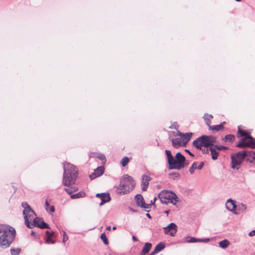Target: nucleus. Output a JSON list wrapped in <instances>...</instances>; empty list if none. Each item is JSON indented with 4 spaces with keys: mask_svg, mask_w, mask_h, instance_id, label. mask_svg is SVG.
Returning <instances> with one entry per match:
<instances>
[{
    "mask_svg": "<svg viewBox=\"0 0 255 255\" xmlns=\"http://www.w3.org/2000/svg\"><path fill=\"white\" fill-rule=\"evenodd\" d=\"M135 199L136 200V205L138 206H140L144 209L148 208L149 205L145 203L144 198L141 195L137 194L135 196Z\"/></svg>",
    "mask_w": 255,
    "mask_h": 255,
    "instance_id": "obj_13",
    "label": "nucleus"
},
{
    "mask_svg": "<svg viewBox=\"0 0 255 255\" xmlns=\"http://www.w3.org/2000/svg\"><path fill=\"white\" fill-rule=\"evenodd\" d=\"M116 229V227H113V230H115Z\"/></svg>",
    "mask_w": 255,
    "mask_h": 255,
    "instance_id": "obj_57",
    "label": "nucleus"
},
{
    "mask_svg": "<svg viewBox=\"0 0 255 255\" xmlns=\"http://www.w3.org/2000/svg\"><path fill=\"white\" fill-rule=\"evenodd\" d=\"M234 139H235L234 135H232V134H228L225 136L224 140L225 141H229L230 142H232L234 140Z\"/></svg>",
    "mask_w": 255,
    "mask_h": 255,
    "instance_id": "obj_31",
    "label": "nucleus"
},
{
    "mask_svg": "<svg viewBox=\"0 0 255 255\" xmlns=\"http://www.w3.org/2000/svg\"><path fill=\"white\" fill-rule=\"evenodd\" d=\"M255 235V230H253L250 232L249 234V236L250 237H252Z\"/></svg>",
    "mask_w": 255,
    "mask_h": 255,
    "instance_id": "obj_45",
    "label": "nucleus"
},
{
    "mask_svg": "<svg viewBox=\"0 0 255 255\" xmlns=\"http://www.w3.org/2000/svg\"><path fill=\"white\" fill-rule=\"evenodd\" d=\"M186 159L184 155L180 152L176 153L175 158H174L173 161L170 169L180 170L184 168L187 164L185 163Z\"/></svg>",
    "mask_w": 255,
    "mask_h": 255,
    "instance_id": "obj_9",
    "label": "nucleus"
},
{
    "mask_svg": "<svg viewBox=\"0 0 255 255\" xmlns=\"http://www.w3.org/2000/svg\"><path fill=\"white\" fill-rule=\"evenodd\" d=\"M170 178H172L173 180L179 179L180 174L176 172H172L169 174Z\"/></svg>",
    "mask_w": 255,
    "mask_h": 255,
    "instance_id": "obj_32",
    "label": "nucleus"
},
{
    "mask_svg": "<svg viewBox=\"0 0 255 255\" xmlns=\"http://www.w3.org/2000/svg\"><path fill=\"white\" fill-rule=\"evenodd\" d=\"M186 152H187V153H189V154L192 156H194V154L193 153H192L188 149H185V150Z\"/></svg>",
    "mask_w": 255,
    "mask_h": 255,
    "instance_id": "obj_47",
    "label": "nucleus"
},
{
    "mask_svg": "<svg viewBox=\"0 0 255 255\" xmlns=\"http://www.w3.org/2000/svg\"><path fill=\"white\" fill-rule=\"evenodd\" d=\"M245 160L250 163H255V152L253 151L246 150Z\"/></svg>",
    "mask_w": 255,
    "mask_h": 255,
    "instance_id": "obj_15",
    "label": "nucleus"
},
{
    "mask_svg": "<svg viewBox=\"0 0 255 255\" xmlns=\"http://www.w3.org/2000/svg\"><path fill=\"white\" fill-rule=\"evenodd\" d=\"M214 145H212V146L209 148V151L211 152L212 159L213 160H216L219 155V152L216 148H214Z\"/></svg>",
    "mask_w": 255,
    "mask_h": 255,
    "instance_id": "obj_19",
    "label": "nucleus"
},
{
    "mask_svg": "<svg viewBox=\"0 0 255 255\" xmlns=\"http://www.w3.org/2000/svg\"><path fill=\"white\" fill-rule=\"evenodd\" d=\"M46 211L50 213H53L55 211L54 207L53 206H49L48 207H45Z\"/></svg>",
    "mask_w": 255,
    "mask_h": 255,
    "instance_id": "obj_38",
    "label": "nucleus"
},
{
    "mask_svg": "<svg viewBox=\"0 0 255 255\" xmlns=\"http://www.w3.org/2000/svg\"><path fill=\"white\" fill-rule=\"evenodd\" d=\"M204 165V162L202 161L200 163L198 166L197 165V169L201 170L203 168V166Z\"/></svg>",
    "mask_w": 255,
    "mask_h": 255,
    "instance_id": "obj_43",
    "label": "nucleus"
},
{
    "mask_svg": "<svg viewBox=\"0 0 255 255\" xmlns=\"http://www.w3.org/2000/svg\"><path fill=\"white\" fill-rule=\"evenodd\" d=\"M85 195V193L83 192H79L76 194L71 195L70 197L71 199H77L80 197H82Z\"/></svg>",
    "mask_w": 255,
    "mask_h": 255,
    "instance_id": "obj_27",
    "label": "nucleus"
},
{
    "mask_svg": "<svg viewBox=\"0 0 255 255\" xmlns=\"http://www.w3.org/2000/svg\"><path fill=\"white\" fill-rule=\"evenodd\" d=\"M209 129L212 130L216 131H221L224 129V128H222V126L219 125L216 126H209Z\"/></svg>",
    "mask_w": 255,
    "mask_h": 255,
    "instance_id": "obj_25",
    "label": "nucleus"
},
{
    "mask_svg": "<svg viewBox=\"0 0 255 255\" xmlns=\"http://www.w3.org/2000/svg\"><path fill=\"white\" fill-rule=\"evenodd\" d=\"M164 248L165 245L162 243H160L156 246V247L154 248V250H155V252L158 253L162 251L163 249H164Z\"/></svg>",
    "mask_w": 255,
    "mask_h": 255,
    "instance_id": "obj_26",
    "label": "nucleus"
},
{
    "mask_svg": "<svg viewBox=\"0 0 255 255\" xmlns=\"http://www.w3.org/2000/svg\"><path fill=\"white\" fill-rule=\"evenodd\" d=\"M152 247V245L150 243H146L145 244L141 253L140 255H145L147 254Z\"/></svg>",
    "mask_w": 255,
    "mask_h": 255,
    "instance_id": "obj_21",
    "label": "nucleus"
},
{
    "mask_svg": "<svg viewBox=\"0 0 255 255\" xmlns=\"http://www.w3.org/2000/svg\"><path fill=\"white\" fill-rule=\"evenodd\" d=\"M171 141L173 146L175 148H178L186 144V142H184V139L181 137L172 139Z\"/></svg>",
    "mask_w": 255,
    "mask_h": 255,
    "instance_id": "obj_17",
    "label": "nucleus"
},
{
    "mask_svg": "<svg viewBox=\"0 0 255 255\" xmlns=\"http://www.w3.org/2000/svg\"><path fill=\"white\" fill-rule=\"evenodd\" d=\"M100 238L103 241L104 244L106 245H107L109 244V241L108 239L106 237V235L105 233H103L101 234L100 236Z\"/></svg>",
    "mask_w": 255,
    "mask_h": 255,
    "instance_id": "obj_28",
    "label": "nucleus"
},
{
    "mask_svg": "<svg viewBox=\"0 0 255 255\" xmlns=\"http://www.w3.org/2000/svg\"><path fill=\"white\" fill-rule=\"evenodd\" d=\"M45 205H46V207H48L49 206H50V205H49V203H48V201H47V200H46V202H45Z\"/></svg>",
    "mask_w": 255,
    "mask_h": 255,
    "instance_id": "obj_51",
    "label": "nucleus"
},
{
    "mask_svg": "<svg viewBox=\"0 0 255 255\" xmlns=\"http://www.w3.org/2000/svg\"><path fill=\"white\" fill-rule=\"evenodd\" d=\"M244 137L240 139V142L236 144L238 147H250L252 148L255 147V139L249 133L246 132Z\"/></svg>",
    "mask_w": 255,
    "mask_h": 255,
    "instance_id": "obj_8",
    "label": "nucleus"
},
{
    "mask_svg": "<svg viewBox=\"0 0 255 255\" xmlns=\"http://www.w3.org/2000/svg\"><path fill=\"white\" fill-rule=\"evenodd\" d=\"M146 216H147L149 218H151V216H150V215H149V214H146Z\"/></svg>",
    "mask_w": 255,
    "mask_h": 255,
    "instance_id": "obj_56",
    "label": "nucleus"
},
{
    "mask_svg": "<svg viewBox=\"0 0 255 255\" xmlns=\"http://www.w3.org/2000/svg\"><path fill=\"white\" fill-rule=\"evenodd\" d=\"M245 158L246 150L241 151L232 154L231 156L232 168L233 169L238 170Z\"/></svg>",
    "mask_w": 255,
    "mask_h": 255,
    "instance_id": "obj_6",
    "label": "nucleus"
},
{
    "mask_svg": "<svg viewBox=\"0 0 255 255\" xmlns=\"http://www.w3.org/2000/svg\"><path fill=\"white\" fill-rule=\"evenodd\" d=\"M237 1H241V0H235Z\"/></svg>",
    "mask_w": 255,
    "mask_h": 255,
    "instance_id": "obj_58",
    "label": "nucleus"
},
{
    "mask_svg": "<svg viewBox=\"0 0 255 255\" xmlns=\"http://www.w3.org/2000/svg\"><path fill=\"white\" fill-rule=\"evenodd\" d=\"M216 142V137L212 135H203L195 140L193 142V145L197 149L201 150L202 147L210 148L214 145Z\"/></svg>",
    "mask_w": 255,
    "mask_h": 255,
    "instance_id": "obj_4",
    "label": "nucleus"
},
{
    "mask_svg": "<svg viewBox=\"0 0 255 255\" xmlns=\"http://www.w3.org/2000/svg\"><path fill=\"white\" fill-rule=\"evenodd\" d=\"M197 162H194L192 164V166L189 168L190 173L192 174L194 173V169H197Z\"/></svg>",
    "mask_w": 255,
    "mask_h": 255,
    "instance_id": "obj_33",
    "label": "nucleus"
},
{
    "mask_svg": "<svg viewBox=\"0 0 255 255\" xmlns=\"http://www.w3.org/2000/svg\"><path fill=\"white\" fill-rule=\"evenodd\" d=\"M34 234V232L33 231L31 232V235H33Z\"/></svg>",
    "mask_w": 255,
    "mask_h": 255,
    "instance_id": "obj_59",
    "label": "nucleus"
},
{
    "mask_svg": "<svg viewBox=\"0 0 255 255\" xmlns=\"http://www.w3.org/2000/svg\"><path fill=\"white\" fill-rule=\"evenodd\" d=\"M32 220L33 222L30 223V229L32 228L33 227H37L40 229L49 228V225L38 217L33 218Z\"/></svg>",
    "mask_w": 255,
    "mask_h": 255,
    "instance_id": "obj_10",
    "label": "nucleus"
},
{
    "mask_svg": "<svg viewBox=\"0 0 255 255\" xmlns=\"http://www.w3.org/2000/svg\"><path fill=\"white\" fill-rule=\"evenodd\" d=\"M46 234L47 237H50V238H51L52 236H53V235L54 234V232L47 231H46Z\"/></svg>",
    "mask_w": 255,
    "mask_h": 255,
    "instance_id": "obj_42",
    "label": "nucleus"
},
{
    "mask_svg": "<svg viewBox=\"0 0 255 255\" xmlns=\"http://www.w3.org/2000/svg\"><path fill=\"white\" fill-rule=\"evenodd\" d=\"M22 207L24 208L23 214L24 215L25 224L27 227L30 228V222L29 220L31 221L33 219L35 216V213L27 203H22Z\"/></svg>",
    "mask_w": 255,
    "mask_h": 255,
    "instance_id": "obj_7",
    "label": "nucleus"
},
{
    "mask_svg": "<svg viewBox=\"0 0 255 255\" xmlns=\"http://www.w3.org/2000/svg\"><path fill=\"white\" fill-rule=\"evenodd\" d=\"M169 211H170L169 210H166V211H165V213L166 214L167 216H168V214L169 213Z\"/></svg>",
    "mask_w": 255,
    "mask_h": 255,
    "instance_id": "obj_53",
    "label": "nucleus"
},
{
    "mask_svg": "<svg viewBox=\"0 0 255 255\" xmlns=\"http://www.w3.org/2000/svg\"><path fill=\"white\" fill-rule=\"evenodd\" d=\"M158 197L161 202L166 204L171 203L173 205H176L178 202V198L177 195L172 191H162L159 193Z\"/></svg>",
    "mask_w": 255,
    "mask_h": 255,
    "instance_id": "obj_5",
    "label": "nucleus"
},
{
    "mask_svg": "<svg viewBox=\"0 0 255 255\" xmlns=\"http://www.w3.org/2000/svg\"><path fill=\"white\" fill-rule=\"evenodd\" d=\"M229 242L227 240H224L219 243V246L222 249H226L229 246Z\"/></svg>",
    "mask_w": 255,
    "mask_h": 255,
    "instance_id": "obj_24",
    "label": "nucleus"
},
{
    "mask_svg": "<svg viewBox=\"0 0 255 255\" xmlns=\"http://www.w3.org/2000/svg\"><path fill=\"white\" fill-rule=\"evenodd\" d=\"M10 252L11 255H18L21 252V249L19 248L11 249Z\"/></svg>",
    "mask_w": 255,
    "mask_h": 255,
    "instance_id": "obj_29",
    "label": "nucleus"
},
{
    "mask_svg": "<svg viewBox=\"0 0 255 255\" xmlns=\"http://www.w3.org/2000/svg\"><path fill=\"white\" fill-rule=\"evenodd\" d=\"M129 159L128 157L125 156L122 159L121 163L123 167H125L129 162Z\"/></svg>",
    "mask_w": 255,
    "mask_h": 255,
    "instance_id": "obj_30",
    "label": "nucleus"
},
{
    "mask_svg": "<svg viewBox=\"0 0 255 255\" xmlns=\"http://www.w3.org/2000/svg\"><path fill=\"white\" fill-rule=\"evenodd\" d=\"M78 190V188L75 187L72 188H65V190L68 194H71L73 192L76 191Z\"/></svg>",
    "mask_w": 255,
    "mask_h": 255,
    "instance_id": "obj_34",
    "label": "nucleus"
},
{
    "mask_svg": "<svg viewBox=\"0 0 255 255\" xmlns=\"http://www.w3.org/2000/svg\"><path fill=\"white\" fill-rule=\"evenodd\" d=\"M246 133V131L244 130H242L239 127L238 128V136L242 137Z\"/></svg>",
    "mask_w": 255,
    "mask_h": 255,
    "instance_id": "obj_37",
    "label": "nucleus"
},
{
    "mask_svg": "<svg viewBox=\"0 0 255 255\" xmlns=\"http://www.w3.org/2000/svg\"><path fill=\"white\" fill-rule=\"evenodd\" d=\"M45 242L48 244H54L55 242L52 240L50 237H47L45 239Z\"/></svg>",
    "mask_w": 255,
    "mask_h": 255,
    "instance_id": "obj_39",
    "label": "nucleus"
},
{
    "mask_svg": "<svg viewBox=\"0 0 255 255\" xmlns=\"http://www.w3.org/2000/svg\"><path fill=\"white\" fill-rule=\"evenodd\" d=\"M111 226H108V227H107V229L108 230H111Z\"/></svg>",
    "mask_w": 255,
    "mask_h": 255,
    "instance_id": "obj_55",
    "label": "nucleus"
},
{
    "mask_svg": "<svg viewBox=\"0 0 255 255\" xmlns=\"http://www.w3.org/2000/svg\"><path fill=\"white\" fill-rule=\"evenodd\" d=\"M210 239L208 238L202 239V242L204 243H207L209 241Z\"/></svg>",
    "mask_w": 255,
    "mask_h": 255,
    "instance_id": "obj_46",
    "label": "nucleus"
},
{
    "mask_svg": "<svg viewBox=\"0 0 255 255\" xmlns=\"http://www.w3.org/2000/svg\"><path fill=\"white\" fill-rule=\"evenodd\" d=\"M188 243H195L197 242V239L195 237L191 238L190 240L187 241Z\"/></svg>",
    "mask_w": 255,
    "mask_h": 255,
    "instance_id": "obj_41",
    "label": "nucleus"
},
{
    "mask_svg": "<svg viewBox=\"0 0 255 255\" xmlns=\"http://www.w3.org/2000/svg\"><path fill=\"white\" fill-rule=\"evenodd\" d=\"M179 135L181 136V138L184 139V142H186V144L187 142L190 139L192 133L191 132H188L186 133H182L180 132Z\"/></svg>",
    "mask_w": 255,
    "mask_h": 255,
    "instance_id": "obj_22",
    "label": "nucleus"
},
{
    "mask_svg": "<svg viewBox=\"0 0 255 255\" xmlns=\"http://www.w3.org/2000/svg\"><path fill=\"white\" fill-rule=\"evenodd\" d=\"M151 180V178L149 176L146 175H142L141 187L143 191H146L147 190L149 182Z\"/></svg>",
    "mask_w": 255,
    "mask_h": 255,
    "instance_id": "obj_16",
    "label": "nucleus"
},
{
    "mask_svg": "<svg viewBox=\"0 0 255 255\" xmlns=\"http://www.w3.org/2000/svg\"><path fill=\"white\" fill-rule=\"evenodd\" d=\"M104 171V168L103 166H100L97 168L94 171V172L90 175V178L91 179H93L97 177H99L102 175Z\"/></svg>",
    "mask_w": 255,
    "mask_h": 255,
    "instance_id": "obj_18",
    "label": "nucleus"
},
{
    "mask_svg": "<svg viewBox=\"0 0 255 255\" xmlns=\"http://www.w3.org/2000/svg\"><path fill=\"white\" fill-rule=\"evenodd\" d=\"M134 186L135 183L132 177L128 174H125L121 179L120 184L116 192L117 194L120 195L128 194L132 190Z\"/></svg>",
    "mask_w": 255,
    "mask_h": 255,
    "instance_id": "obj_3",
    "label": "nucleus"
},
{
    "mask_svg": "<svg viewBox=\"0 0 255 255\" xmlns=\"http://www.w3.org/2000/svg\"><path fill=\"white\" fill-rule=\"evenodd\" d=\"M15 230L6 225H0V248L6 249L10 247L15 237Z\"/></svg>",
    "mask_w": 255,
    "mask_h": 255,
    "instance_id": "obj_1",
    "label": "nucleus"
},
{
    "mask_svg": "<svg viewBox=\"0 0 255 255\" xmlns=\"http://www.w3.org/2000/svg\"><path fill=\"white\" fill-rule=\"evenodd\" d=\"M238 208H240L242 211H244L246 209V206L245 205L241 204L238 206Z\"/></svg>",
    "mask_w": 255,
    "mask_h": 255,
    "instance_id": "obj_44",
    "label": "nucleus"
},
{
    "mask_svg": "<svg viewBox=\"0 0 255 255\" xmlns=\"http://www.w3.org/2000/svg\"><path fill=\"white\" fill-rule=\"evenodd\" d=\"M96 197L100 199L101 202L99 203V205L100 206L104 205L106 202H109L111 200V197L110 193H97L96 195Z\"/></svg>",
    "mask_w": 255,
    "mask_h": 255,
    "instance_id": "obj_12",
    "label": "nucleus"
},
{
    "mask_svg": "<svg viewBox=\"0 0 255 255\" xmlns=\"http://www.w3.org/2000/svg\"><path fill=\"white\" fill-rule=\"evenodd\" d=\"M63 184L68 187L75 184L78 177V170L75 166L68 162L63 163Z\"/></svg>",
    "mask_w": 255,
    "mask_h": 255,
    "instance_id": "obj_2",
    "label": "nucleus"
},
{
    "mask_svg": "<svg viewBox=\"0 0 255 255\" xmlns=\"http://www.w3.org/2000/svg\"><path fill=\"white\" fill-rule=\"evenodd\" d=\"M165 153L167 156L168 163L169 164V169H170V167L172 165V162L174 159V157L172 155L171 152L169 150H165Z\"/></svg>",
    "mask_w": 255,
    "mask_h": 255,
    "instance_id": "obj_20",
    "label": "nucleus"
},
{
    "mask_svg": "<svg viewBox=\"0 0 255 255\" xmlns=\"http://www.w3.org/2000/svg\"><path fill=\"white\" fill-rule=\"evenodd\" d=\"M226 207L227 209L232 212L235 214H238L239 212L236 211V206L233 200L232 199H228L226 203Z\"/></svg>",
    "mask_w": 255,
    "mask_h": 255,
    "instance_id": "obj_14",
    "label": "nucleus"
},
{
    "mask_svg": "<svg viewBox=\"0 0 255 255\" xmlns=\"http://www.w3.org/2000/svg\"><path fill=\"white\" fill-rule=\"evenodd\" d=\"M132 239L133 241L134 242L137 241V239L134 236H132Z\"/></svg>",
    "mask_w": 255,
    "mask_h": 255,
    "instance_id": "obj_50",
    "label": "nucleus"
},
{
    "mask_svg": "<svg viewBox=\"0 0 255 255\" xmlns=\"http://www.w3.org/2000/svg\"><path fill=\"white\" fill-rule=\"evenodd\" d=\"M96 157L100 160L102 161L103 162L106 161V157L105 155L102 154H97Z\"/></svg>",
    "mask_w": 255,
    "mask_h": 255,
    "instance_id": "obj_36",
    "label": "nucleus"
},
{
    "mask_svg": "<svg viewBox=\"0 0 255 255\" xmlns=\"http://www.w3.org/2000/svg\"><path fill=\"white\" fill-rule=\"evenodd\" d=\"M205 121L206 122V125L209 127L211 124V119H212L213 117L211 115H209L208 114H205L204 116Z\"/></svg>",
    "mask_w": 255,
    "mask_h": 255,
    "instance_id": "obj_23",
    "label": "nucleus"
},
{
    "mask_svg": "<svg viewBox=\"0 0 255 255\" xmlns=\"http://www.w3.org/2000/svg\"><path fill=\"white\" fill-rule=\"evenodd\" d=\"M158 253L157 252H155V250L154 249L153 251L149 255H155Z\"/></svg>",
    "mask_w": 255,
    "mask_h": 255,
    "instance_id": "obj_48",
    "label": "nucleus"
},
{
    "mask_svg": "<svg viewBox=\"0 0 255 255\" xmlns=\"http://www.w3.org/2000/svg\"><path fill=\"white\" fill-rule=\"evenodd\" d=\"M226 124L225 122H222L220 125L222 126V128H224V125Z\"/></svg>",
    "mask_w": 255,
    "mask_h": 255,
    "instance_id": "obj_52",
    "label": "nucleus"
},
{
    "mask_svg": "<svg viewBox=\"0 0 255 255\" xmlns=\"http://www.w3.org/2000/svg\"><path fill=\"white\" fill-rule=\"evenodd\" d=\"M209 151V149H204L203 150V153H208V151Z\"/></svg>",
    "mask_w": 255,
    "mask_h": 255,
    "instance_id": "obj_49",
    "label": "nucleus"
},
{
    "mask_svg": "<svg viewBox=\"0 0 255 255\" xmlns=\"http://www.w3.org/2000/svg\"><path fill=\"white\" fill-rule=\"evenodd\" d=\"M155 200H156V198L155 197V198H154V202L155 201Z\"/></svg>",
    "mask_w": 255,
    "mask_h": 255,
    "instance_id": "obj_60",
    "label": "nucleus"
},
{
    "mask_svg": "<svg viewBox=\"0 0 255 255\" xmlns=\"http://www.w3.org/2000/svg\"><path fill=\"white\" fill-rule=\"evenodd\" d=\"M63 242L65 243L68 240V237L65 231H63Z\"/></svg>",
    "mask_w": 255,
    "mask_h": 255,
    "instance_id": "obj_40",
    "label": "nucleus"
},
{
    "mask_svg": "<svg viewBox=\"0 0 255 255\" xmlns=\"http://www.w3.org/2000/svg\"><path fill=\"white\" fill-rule=\"evenodd\" d=\"M214 148H216L218 150H227L228 149V147L223 145H218L216 144H214Z\"/></svg>",
    "mask_w": 255,
    "mask_h": 255,
    "instance_id": "obj_35",
    "label": "nucleus"
},
{
    "mask_svg": "<svg viewBox=\"0 0 255 255\" xmlns=\"http://www.w3.org/2000/svg\"><path fill=\"white\" fill-rule=\"evenodd\" d=\"M163 229L165 234H169L171 237H174L177 231V226L175 223H171Z\"/></svg>",
    "mask_w": 255,
    "mask_h": 255,
    "instance_id": "obj_11",
    "label": "nucleus"
},
{
    "mask_svg": "<svg viewBox=\"0 0 255 255\" xmlns=\"http://www.w3.org/2000/svg\"><path fill=\"white\" fill-rule=\"evenodd\" d=\"M202 239H197V242H202Z\"/></svg>",
    "mask_w": 255,
    "mask_h": 255,
    "instance_id": "obj_54",
    "label": "nucleus"
}]
</instances>
